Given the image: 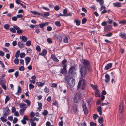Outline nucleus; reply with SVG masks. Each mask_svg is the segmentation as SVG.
I'll list each match as a JSON object with an SVG mask.
<instances>
[{"label": "nucleus", "mask_w": 126, "mask_h": 126, "mask_svg": "<svg viewBox=\"0 0 126 126\" xmlns=\"http://www.w3.org/2000/svg\"><path fill=\"white\" fill-rule=\"evenodd\" d=\"M82 63L84 66H82L80 69V75H81L82 77H85L87 74L86 70L89 71L91 70L90 66V63L88 60H84L82 62Z\"/></svg>", "instance_id": "1"}, {"label": "nucleus", "mask_w": 126, "mask_h": 126, "mask_svg": "<svg viewBox=\"0 0 126 126\" xmlns=\"http://www.w3.org/2000/svg\"><path fill=\"white\" fill-rule=\"evenodd\" d=\"M81 75V78L79 82L77 87L78 89L80 88L81 89H83L85 88L86 83L83 78H85V77H82L81 75Z\"/></svg>", "instance_id": "2"}, {"label": "nucleus", "mask_w": 126, "mask_h": 126, "mask_svg": "<svg viewBox=\"0 0 126 126\" xmlns=\"http://www.w3.org/2000/svg\"><path fill=\"white\" fill-rule=\"evenodd\" d=\"M68 77L69 78L67 79L66 78V76H65V80L67 82L70 87H74L75 84V79H73L72 77Z\"/></svg>", "instance_id": "3"}, {"label": "nucleus", "mask_w": 126, "mask_h": 126, "mask_svg": "<svg viewBox=\"0 0 126 126\" xmlns=\"http://www.w3.org/2000/svg\"><path fill=\"white\" fill-rule=\"evenodd\" d=\"M76 73L75 72V68L74 67H72L70 68L68 73L67 74V75L66 76V78L67 79L69 78V77H72Z\"/></svg>", "instance_id": "4"}, {"label": "nucleus", "mask_w": 126, "mask_h": 126, "mask_svg": "<svg viewBox=\"0 0 126 126\" xmlns=\"http://www.w3.org/2000/svg\"><path fill=\"white\" fill-rule=\"evenodd\" d=\"M82 95L81 93L80 92L76 93L73 98L75 103H78L80 101Z\"/></svg>", "instance_id": "5"}, {"label": "nucleus", "mask_w": 126, "mask_h": 126, "mask_svg": "<svg viewBox=\"0 0 126 126\" xmlns=\"http://www.w3.org/2000/svg\"><path fill=\"white\" fill-rule=\"evenodd\" d=\"M63 68L61 69L60 70V73L64 74L66 73V65H64L63 66Z\"/></svg>", "instance_id": "6"}, {"label": "nucleus", "mask_w": 126, "mask_h": 126, "mask_svg": "<svg viewBox=\"0 0 126 126\" xmlns=\"http://www.w3.org/2000/svg\"><path fill=\"white\" fill-rule=\"evenodd\" d=\"M123 102L122 101L120 102L119 106V112L120 113H121L122 112L123 109Z\"/></svg>", "instance_id": "7"}, {"label": "nucleus", "mask_w": 126, "mask_h": 126, "mask_svg": "<svg viewBox=\"0 0 126 126\" xmlns=\"http://www.w3.org/2000/svg\"><path fill=\"white\" fill-rule=\"evenodd\" d=\"M13 27L17 30V32L18 34L21 33L23 31L21 30L20 29V28L17 26H13Z\"/></svg>", "instance_id": "8"}, {"label": "nucleus", "mask_w": 126, "mask_h": 126, "mask_svg": "<svg viewBox=\"0 0 126 126\" xmlns=\"http://www.w3.org/2000/svg\"><path fill=\"white\" fill-rule=\"evenodd\" d=\"M9 110L8 107H6L5 108V112L4 114V116L5 117H6L9 113Z\"/></svg>", "instance_id": "9"}, {"label": "nucleus", "mask_w": 126, "mask_h": 126, "mask_svg": "<svg viewBox=\"0 0 126 126\" xmlns=\"http://www.w3.org/2000/svg\"><path fill=\"white\" fill-rule=\"evenodd\" d=\"M28 121V118L26 116H24L23 118V119L21 120V122L24 125L26 124V121Z\"/></svg>", "instance_id": "10"}, {"label": "nucleus", "mask_w": 126, "mask_h": 126, "mask_svg": "<svg viewBox=\"0 0 126 126\" xmlns=\"http://www.w3.org/2000/svg\"><path fill=\"white\" fill-rule=\"evenodd\" d=\"M119 36L123 39H126V34L125 33L120 32L119 33Z\"/></svg>", "instance_id": "11"}, {"label": "nucleus", "mask_w": 126, "mask_h": 126, "mask_svg": "<svg viewBox=\"0 0 126 126\" xmlns=\"http://www.w3.org/2000/svg\"><path fill=\"white\" fill-rule=\"evenodd\" d=\"M112 64L111 63H110L107 64L105 68V70H107L110 68L112 66Z\"/></svg>", "instance_id": "12"}, {"label": "nucleus", "mask_w": 126, "mask_h": 126, "mask_svg": "<svg viewBox=\"0 0 126 126\" xmlns=\"http://www.w3.org/2000/svg\"><path fill=\"white\" fill-rule=\"evenodd\" d=\"M105 81L106 83H107L110 80V77L108 74H106L105 75Z\"/></svg>", "instance_id": "13"}, {"label": "nucleus", "mask_w": 126, "mask_h": 126, "mask_svg": "<svg viewBox=\"0 0 126 126\" xmlns=\"http://www.w3.org/2000/svg\"><path fill=\"white\" fill-rule=\"evenodd\" d=\"M113 5L114 6L116 7H120L122 6L121 3L118 2L113 3Z\"/></svg>", "instance_id": "14"}, {"label": "nucleus", "mask_w": 126, "mask_h": 126, "mask_svg": "<svg viewBox=\"0 0 126 126\" xmlns=\"http://www.w3.org/2000/svg\"><path fill=\"white\" fill-rule=\"evenodd\" d=\"M51 57L53 60L55 62H58L59 61L58 59L56 57L55 55L54 54H52Z\"/></svg>", "instance_id": "15"}, {"label": "nucleus", "mask_w": 126, "mask_h": 126, "mask_svg": "<svg viewBox=\"0 0 126 126\" xmlns=\"http://www.w3.org/2000/svg\"><path fill=\"white\" fill-rule=\"evenodd\" d=\"M19 105L20 108L22 109H25L27 108V106L26 104L24 103H20L19 104Z\"/></svg>", "instance_id": "16"}, {"label": "nucleus", "mask_w": 126, "mask_h": 126, "mask_svg": "<svg viewBox=\"0 0 126 126\" xmlns=\"http://www.w3.org/2000/svg\"><path fill=\"white\" fill-rule=\"evenodd\" d=\"M17 45L20 48L24 47V44L23 43L22 41L19 42L18 43Z\"/></svg>", "instance_id": "17"}, {"label": "nucleus", "mask_w": 126, "mask_h": 126, "mask_svg": "<svg viewBox=\"0 0 126 126\" xmlns=\"http://www.w3.org/2000/svg\"><path fill=\"white\" fill-rule=\"evenodd\" d=\"M47 51L45 49H44L43 50L41 53H40L39 55L41 56H45L46 55L47 53Z\"/></svg>", "instance_id": "18"}, {"label": "nucleus", "mask_w": 126, "mask_h": 126, "mask_svg": "<svg viewBox=\"0 0 126 126\" xmlns=\"http://www.w3.org/2000/svg\"><path fill=\"white\" fill-rule=\"evenodd\" d=\"M20 38L24 42H26L27 40V38L26 36H23L20 37Z\"/></svg>", "instance_id": "19"}, {"label": "nucleus", "mask_w": 126, "mask_h": 126, "mask_svg": "<svg viewBox=\"0 0 126 126\" xmlns=\"http://www.w3.org/2000/svg\"><path fill=\"white\" fill-rule=\"evenodd\" d=\"M46 25L47 26L48 25V23L47 22H46L45 23H42L40 24H39V25L40 26L41 28H43Z\"/></svg>", "instance_id": "20"}, {"label": "nucleus", "mask_w": 126, "mask_h": 126, "mask_svg": "<svg viewBox=\"0 0 126 126\" xmlns=\"http://www.w3.org/2000/svg\"><path fill=\"white\" fill-rule=\"evenodd\" d=\"M25 60L26 64L27 65L30 62L31 60V58L29 57H27L25 58Z\"/></svg>", "instance_id": "21"}, {"label": "nucleus", "mask_w": 126, "mask_h": 126, "mask_svg": "<svg viewBox=\"0 0 126 126\" xmlns=\"http://www.w3.org/2000/svg\"><path fill=\"white\" fill-rule=\"evenodd\" d=\"M21 87L20 86H18V89L17 92L16 93V94H17L18 95H19V93H21Z\"/></svg>", "instance_id": "22"}, {"label": "nucleus", "mask_w": 126, "mask_h": 126, "mask_svg": "<svg viewBox=\"0 0 126 126\" xmlns=\"http://www.w3.org/2000/svg\"><path fill=\"white\" fill-rule=\"evenodd\" d=\"M55 38H56L57 39H59V40L61 41L62 40V38L61 36L58 35L56 34L55 35Z\"/></svg>", "instance_id": "23"}, {"label": "nucleus", "mask_w": 126, "mask_h": 126, "mask_svg": "<svg viewBox=\"0 0 126 126\" xmlns=\"http://www.w3.org/2000/svg\"><path fill=\"white\" fill-rule=\"evenodd\" d=\"M74 22L76 23V25L77 26H79L80 24V21L79 20L76 19L75 20Z\"/></svg>", "instance_id": "24"}, {"label": "nucleus", "mask_w": 126, "mask_h": 126, "mask_svg": "<svg viewBox=\"0 0 126 126\" xmlns=\"http://www.w3.org/2000/svg\"><path fill=\"white\" fill-rule=\"evenodd\" d=\"M30 122L31 123L32 126H36V123L35 122H34L33 121V120H32V119H31L30 120Z\"/></svg>", "instance_id": "25"}, {"label": "nucleus", "mask_w": 126, "mask_h": 126, "mask_svg": "<svg viewBox=\"0 0 126 126\" xmlns=\"http://www.w3.org/2000/svg\"><path fill=\"white\" fill-rule=\"evenodd\" d=\"M97 2H99L100 5H104V1L103 0H96Z\"/></svg>", "instance_id": "26"}, {"label": "nucleus", "mask_w": 126, "mask_h": 126, "mask_svg": "<svg viewBox=\"0 0 126 126\" xmlns=\"http://www.w3.org/2000/svg\"><path fill=\"white\" fill-rule=\"evenodd\" d=\"M98 121L101 124H102L103 122V118L101 117H99Z\"/></svg>", "instance_id": "27"}, {"label": "nucleus", "mask_w": 126, "mask_h": 126, "mask_svg": "<svg viewBox=\"0 0 126 126\" xmlns=\"http://www.w3.org/2000/svg\"><path fill=\"white\" fill-rule=\"evenodd\" d=\"M24 102L27 103V105L28 106H30L31 104L30 101L28 99H25L24 100Z\"/></svg>", "instance_id": "28"}, {"label": "nucleus", "mask_w": 126, "mask_h": 126, "mask_svg": "<svg viewBox=\"0 0 126 126\" xmlns=\"http://www.w3.org/2000/svg\"><path fill=\"white\" fill-rule=\"evenodd\" d=\"M45 83H42L41 82H39L38 83L37 85L39 86L42 87L45 84Z\"/></svg>", "instance_id": "29"}, {"label": "nucleus", "mask_w": 126, "mask_h": 126, "mask_svg": "<svg viewBox=\"0 0 126 126\" xmlns=\"http://www.w3.org/2000/svg\"><path fill=\"white\" fill-rule=\"evenodd\" d=\"M4 27L5 29L8 30L10 27V26L8 24H6L4 25Z\"/></svg>", "instance_id": "30"}, {"label": "nucleus", "mask_w": 126, "mask_h": 126, "mask_svg": "<svg viewBox=\"0 0 126 126\" xmlns=\"http://www.w3.org/2000/svg\"><path fill=\"white\" fill-rule=\"evenodd\" d=\"M91 86L94 90H96L97 88V86L96 85H94L92 84H90Z\"/></svg>", "instance_id": "31"}, {"label": "nucleus", "mask_w": 126, "mask_h": 126, "mask_svg": "<svg viewBox=\"0 0 126 126\" xmlns=\"http://www.w3.org/2000/svg\"><path fill=\"white\" fill-rule=\"evenodd\" d=\"M25 109H21L20 110L19 112L20 115H22L24 112L25 110Z\"/></svg>", "instance_id": "32"}, {"label": "nucleus", "mask_w": 126, "mask_h": 126, "mask_svg": "<svg viewBox=\"0 0 126 126\" xmlns=\"http://www.w3.org/2000/svg\"><path fill=\"white\" fill-rule=\"evenodd\" d=\"M67 60H64L62 61V65L63 66L64 65H66V67H67V65L66 64V63H67Z\"/></svg>", "instance_id": "33"}, {"label": "nucleus", "mask_w": 126, "mask_h": 126, "mask_svg": "<svg viewBox=\"0 0 126 126\" xmlns=\"http://www.w3.org/2000/svg\"><path fill=\"white\" fill-rule=\"evenodd\" d=\"M20 51L19 50L17 51L15 54V56L16 58H17L19 56V55L20 54Z\"/></svg>", "instance_id": "34"}, {"label": "nucleus", "mask_w": 126, "mask_h": 126, "mask_svg": "<svg viewBox=\"0 0 126 126\" xmlns=\"http://www.w3.org/2000/svg\"><path fill=\"white\" fill-rule=\"evenodd\" d=\"M83 110L84 111V114L85 115H87L88 114V111L87 109L86 108H84L83 109Z\"/></svg>", "instance_id": "35"}, {"label": "nucleus", "mask_w": 126, "mask_h": 126, "mask_svg": "<svg viewBox=\"0 0 126 126\" xmlns=\"http://www.w3.org/2000/svg\"><path fill=\"white\" fill-rule=\"evenodd\" d=\"M93 116L94 119L95 120L98 117V115L96 114H93Z\"/></svg>", "instance_id": "36"}, {"label": "nucleus", "mask_w": 126, "mask_h": 126, "mask_svg": "<svg viewBox=\"0 0 126 126\" xmlns=\"http://www.w3.org/2000/svg\"><path fill=\"white\" fill-rule=\"evenodd\" d=\"M15 29L14 28H11L10 29V31L14 33H15L16 32V31Z\"/></svg>", "instance_id": "37"}, {"label": "nucleus", "mask_w": 126, "mask_h": 126, "mask_svg": "<svg viewBox=\"0 0 126 126\" xmlns=\"http://www.w3.org/2000/svg\"><path fill=\"white\" fill-rule=\"evenodd\" d=\"M26 46H29L31 45V42L30 41H27L26 43Z\"/></svg>", "instance_id": "38"}, {"label": "nucleus", "mask_w": 126, "mask_h": 126, "mask_svg": "<svg viewBox=\"0 0 126 126\" xmlns=\"http://www.w3.org/2000/svg\"><path fill=\"white\" fill-rule=\"evenodd\" d=\"M48 114V112L46 110H45L42 113L43 115L45 116L47 115Z\"/></svg>", "instance_id": "39"}, {"label": "nucleus", "mask_w": 126, "mask_h": 126, "mask_svg": "<svg viewBox=\"0 0 126 126\" xmlns=\"http://www.w3.org/2000/svg\"><path fill=\"white\" fill-rule=\"evenodd\" d=\"M10 100V98L8 96H6L5 100V103L6 104Z\"/></svg>", "instance_id": "40"}, {"label": "nucleus", "mask_w": 126, "mask_h": 126, "mask_svg": "<svg viewBox=\"0 0 126 126\" xmlns=\"http://www.w3.org/2000/svg\"><path fill=\"white\" fill-rule=\"evenodd\" d=\"M95 96L96 97H98L99 96V91L97 90H95Z\"/></svg>", "instance_id": "41"}, {"label": "nucleus", "mask_w": 126, "mask_h": 126, "mask_svg": "<svg viewBox=\"0 0 126 126\" xmlns=\"http://www.w3.org/2000/svg\"><path fill=\"white\" fill-rule=\"evenodd\" d=\"M14 62L16 64H17L19 63V59H18L16 58L14 60Z\"/></svg>", "instance_id": "42"}, {"label": "nucleus", "mask_w": 126, "mask_h": 126, "mask_svg": "<svg viewBox=\"0 0 126 126\" xmlns=\"http://www.w3.org/2000/svg\"><path fill=\"white\" fill-rule=\"evenodd\" d=\"M55 24L57 26L59 27L61 26V24L60 22L59 21H56L55 22Z\"/></svg>", "instance_id": "43"}, {"label": "nucleus", "mask_w": 126, "mask_h": 126, "mask_svg": "<svg viewBox=\"0 0 126 126\" xmlns=\"http://www.w3.org/2000/svg\"><path fill=\"white\" fill-rule=\"evenodd\" d=\"M25 54L24 53H21L20 55V57L21 58H23L25 57Z\"/></svg>", "instance_id": "44"}, {"label": "nucleus", "mask_w": 126, "mask_h": 126, "mask_svg": "<svg viewBox=\"0 0 126 126\" xmlns=\"http://www.w3.org/2000/svg\"><path fill=\"white\" fill-rule=\"evenodd\" d=\"M36 49L38 52H40L41 51V48L39 46H37L36 47Z\"/></svg>", "instance_id": "45"}, {"label": "nucleus", "mask_w": 126, "mask_h": 126, "mask_svg": "<svg viewBox=\"0 0 126 126\" xmlns=\"http://www.w3.org/2000/svg\"><path fill=\"white\" fill-rule=\"evenodd\" d=\"M44 91L46 93H48L49 91V89L47 87H46L44 89Z\"/></svg>", "instance_id": "46"}, {"label": "nucleus", "mask_w": 126, "mask_h": 126, "mask_svg": "<svg viewBox=\"0 0 126 126\" xmlns=\"http://www.w3.org/2000/svg\"><path fill=\"white\" fill-rule=\"evenodd\" d=\"M0 120L3 122H6L7 120L4 117H1L0 118Z\"/></svg>", "instance_id": "47"}, {"label": "nucleus", "mask_w": 126, "mask_h": 126, "mask_svg": "<svg viewBox=\"0 0 126 126\" xmlns=\"http://www.w3.org/2000/svg\"><path fill=\"white\" fill-rule=\"evenodd\" d=\"M31 13L33 14L34 15H38L39 12L36 11L33 12L32 11H31Z\"/></svg>", "instance_id": "48"}, {"label": "nucleus", "mask_w": 126, "mask_h": 126, "mask_svg": "<svg viewBox=\"0 0 126 126\" xmlns=\"http://www.w3.org/2000/svg\"><path fill=\"white\" fill-rule=\"evenodd\" d=\"M29 89H32L34 87V86L31 83H30L29 84Z\"/></svg>", "instance_id": "49"}, {"label": "nucleus", "mask_w": 126, "mask_h": 126, "mask_svg": "<svg viewBox=\"0 0 126 126\" xmlns=\"http://www.w3.org/2000/svg\"><path fill=\"white\" fill-rule=\"evenodd\" d=\"M126 23V21L125 20H122L119 22V23L122 24H124Z\"/></svg>", "instance_id": "50"}, {"label": "nucleus", "mask_w": 126, "mask_h": 126, "mask_svg": "<svg viewBox=\"0 0 126 126\" xmlns=\"http://www.w3.org/2000/svg\"><path fill=\"white\" fill-rule=\"evenodd\" d=\"M106 9V7H105V6H104L103 5H101L100 10V11H101L103 9Z\"/></svg>", "instance_id": "51"}, {"label": "nucleus", "mask_w": 126, "mask_h": 126, "mask_svg": "<svg viewBox=\"0 0 126 126\" xmlns=\"http://www.w3.org/2000/svg\"><path fill=\"white\" fill-rule=\"evenodd\" d=\"M19 69L20 71H24V67L23 66H22L19 68Z\"/></svg>", "instance_id": "52"}, {"label": "nucleus", "mask_w": 126, "mask_h": 126, "mask_svg": "<svg viewBox=\"0 0 126 126\" xmlns=\"http://www.w3.org/2000/svg\"><path fill=\"white\" fill-rule=\"evenodd\" d=\"M87 20V19L86 18H83L82 20V24L85 23Z\"/></svg>", "instance_id": "53"}, {"label": "nucleus", "mask_w": 126, "mask_h": 126, "mask_svg": "<svg viewBox=\"0 0 126 126\" xmlns=\"http://www.w3.org/2000/svg\"><path fill=\"white\" fill-rule=\"evenodd\" d=\"M108 20L107 21L108 22L109 24H111L112 23L113 20L112 19H110L109 18H108Z\"/></svg>", "instance_id": "54"}, {"label": "nucleus", "mask_w": 126, "mask_h": 126, "mask_svg": "<svg viewBox=\"0 0 126 126\" xmlns=\"http://www.w3.org/2000/svg\"><path fill=\"white\" fill-rule=\"evenodd\" d=\"M17 120L18 119L17 118H15L13 120V123L14 124H15L17 122Z\"/></svg>", "instance_id": "55"}, {"label": "nucleus", "mask_w": 126, "mask_h": 126, "mask_svg": "<svg viewBox=\"0 0 126 126\" xmlns=\"http://www.w3.org/2000/svg\"><path fill=\"white\" fill-rule=\"evenodd\" d=\"M90 124L91 126H95L96 125V123L92 122H91Z\"/></svg>", "instance_id": "56"}, {"label": "nucleus", "mask_w": 126, "mask_h": 126, "mask_svg": "<svg viewBox=\"0 0 126 126\" xmlns=\"http://www.w3.org/2000/svg\"><path fill=\"white\" fill-rule=\"evenodd\" d=\"M52 30V28L50 26H48L47 27V31H51Z\"/></svg>", "instance_id": "57"}, {"label": "nucleus", "mask_w": 126, "mask_h": 126, "mask_svg": "<svg viewBox=\"0 0 126 126\" xmlns=\"http://www.w3.org/2000/svg\"><path fill=\"white\" fill-rule=\"evenodd\" d=\"M67 10L66 9H64L63 11V15H66L67 13Z\"/></svg>", "instance_id": "58"}, {"label": "nucleus", "mask_w": 126, "mask_h": 126, "mask_svg": "<svg viewBox=\"0 0 126 126\" xmlns=\"http://www.w3.org/2000/svg\"><path fill=\"white\" fill-rule=\"evenodd\" d=\"M111 26L110 25H108L106 27V29L108 30H111Z\"/></svg>", "instance_id": "59"}, {"label": "nucleus", "mask_w": 126, "mask_h": 126, "mask_svg": "<svg viewBox=\"0 0 126 126\" xmlns=\"http://www.w3.org/2000/svg\"><path fill=\"white\" fill-rule=\"evenodd\" d=\"M57 86V84L55 83H53L51 86V87H56Z\"/></svg>", "instance_id": "60"}, {"label": "nucleus", "mask_w": 126, "mask_h": 126, "mask_svg": "<svg viewBox=\"0 0 126 126\" xmlns=\"http://www.w3.org/2000/svg\"><path fill=\"white\" fill-rule=\"evenodd\" d=\"M54 9L56 11H58L60 9V8L58 5H56L54 7Z\"/></svg>", "instance_id": "61"}, {"label": "nucleus", "mask_w": 126, "mask_h": 126, "mask_svg": "<svg viewBox=\"0 0 126 126\" xmlns=\"http://www.w3.org/2000/svg\"><path fill=\"white\" fill-rule=\"evenodd\" d=\"M112 35V33H109L108 34H106L105 35L107 37H110Z\"/></svg>", "instance_id": "62"}, {"label": "nucleus", "mask_w": 126, "mask_h": 126, "mask_svg": "<svg viewBox=\"0 0 126 126\" xmlns=\"http://www.w3.org/2000/svg\"><path fill=\"white\" fill-rule=\"evenodd\" d=\"M47 42L49 43H52V41L51 39L48 38L47 39Z\"/></svg>", "instance_id": "63"}, {"label": "nucleus", "mask_w": 126, "mask_h": 126, "mask_svg": "<svg viewBox=\"0 0 126 126\" xmlns=\"http://www.w3.org/2000/svg\"><path fill=\"white\" fill-rule=\"evenodd\" d=\"M44 15L45 17H46L49 16L50 14L48 12H47L45 13L44 14Z\"/></svg>", "instance_id": "64"}]
</instances>
